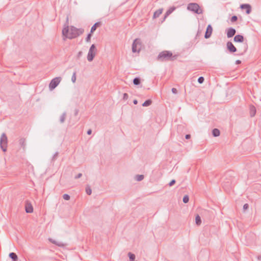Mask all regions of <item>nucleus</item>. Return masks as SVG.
Wrapping results in <instances>:
<instances>
[{"label": "nucleus", "instance_id": "1", "mask_svg": "<svg viewBox=\"0 0 261 261\" xmlns=\"http://www.w3.org/2000/svg\"><path fill=\"white\" fill-rule=\"evenodd\" d=\"M84 32L83 29H77L73 26L70 27V30L68 25L64 27L62 30V35L64 36L63 39L65 40L66 38L72 39L76 38L82 34Z\"/></svg>", "mask_w": 261, "mask_h": 261}, {"label": "nucleus", "instance_id": "2", "mask_svg": "<svg viewBox=\"0 0 261 261\" xmlns=\"http://www.w3.org/2000/svg\"><path fill=\"white\" fill-rule=\"evenodd\" d=\"M177 55H173L171 51L164 50L159 53L157 57V60L160 62H166L174 61L177 59Z\"/></svg>", "mask_w": 261, "mask_h": 261}, {"label": "nucleus", "instance_id": "3", "mask_svg": "<svg viewBox=\"0 0 261 261\" xmlns=\"http://www.w3.org/2000/svg\"><path fill=\"white\" fill-rule=\"evenodd\" d=\"M187 9L197 14H200L203 13L202 9L197 3H195L189 4L187 6Z\"/></svg>", "mask_w": 261, "mask_h": 261}, {"label": "nucleus", "instance_id": "4", "mask_svg": "<svg viewBox=\"0 0 261 261\" xmlns=\"http://www.w3.org/2000/svg\"><path fill=\"white\" fill-rule=\"evenodd\" d=\"M8 138L5 133H3L0 139V147L4 152L7 149Z\"/></svg>", "mask_w": 261, "mask_h": 261}, {"label": "nucleus", "instance_id": "5", "mask_svg": "<svg viewBox=\"0 0 261 261\" xmlns=\"http://www.w3.org/2000/svg\"><path fill=\"white\" fill-rule=\"evenodd\" d=\"M96 48L95 44H92L89 48L87 55V60L88 61L91 62L93 60L96 55Z\"/></svg>", "mask_w": 261, "mask_h": 261}, {"label": "nucleus", "instance_id": "6", "mask_svg": "<svg viewBox=\"0 0 261 261\" xmlns=\"http://www.w3.org/2000/svg\"><path fill=\"white\" fill-rule=\"evenodd\" d=\"M141 42L140 39H136L132 44V51L133 53H139L141 49Z\"/></svg>", "mask_w": 261, "mask_h": 261}, {"label": "nucleus", "instance_id": "7", "mask_svg": "<svg viewBox=\"0 0 261 261\" xmlns=\"http://www.w3.org/2000/svg\"><path fill=\"white\" fill-rule=\"evenodd\" d=\"M61 77H56L53 79L50 82L49 85V89L52 90L54 89L60 83L61 81Z\"/></svg>", "mask_w": 261, "mask_h": 261}, {"label": "nucleus", "instance_id": "8", "mask_svg": "<svg viewBox=\"0 0 261 261\" xmlns=\"http://www.w3.org/2000/svg\"><path fill=\"white\" fill-rule=\"evenodd\" d=\"M226 48L231 53H233L237 51V48L234 46L232 43L230 41H228L226 43Z\"/></svg>", "mask_w": 261, "mask_h": 261}, {"label": "nucleus", "instance_id": "9", "mask_svg": "<svg viewBox=\"0 0 261 261\" xmlns=\"http://www.w3.org/2000/svg\"><path fill=\"white\" fill-rule=\"evenodd\" d=\"M25 210L27 213H32L33 212V207L30 202L29 201H25Z\"/></svg>", "mask_w": 261, "mask_h": 261}, {"label": "nucleus", "instance_id": "10", "mask_svg": "<svg viewBox=\"0 0 261 261\" xmlns=\"http://www.w3.org/2000/svg\"><path fill=\"white\" fill-rule=\"evenodd\" d=\"M213 28L211 24H208L207 27L206 32L204 35V38L206 39L209 38L212 33Z\"/></svg>", "mask_w": 261, "mask_h": 261}, {"label": "nucleus", "instance_id": "11", "mask_svg": "<svg viewBox=\"0 0 261 261\" xmlns=\"http://www.w3.org/2000/svg\"><path fill=\"white\" fill-rule=\"evenodd\" d=\"M240 8L242 9H245L246 12L247 14H250L251 12V7L250 5H249V4H242L240 6Z\"/></svg>", "mask_w": 261, "mask_h": 261}, {"label": "nucleus", "instance_id": "12", "mask_svg": "<svg viewBox=\"0 0 261 261\" xmlns=\"http://www.w3.org/2000/svg\"><path fill=\"white\" fill-rule=\"evenodd\" d=\"M227 37H232L236 33V30L233 28H229L226 30Z\"/></svg>", "mask_w": 261, "mask_h": 261}, {"label": "nucleus", "instance_id": "13", "mask_svg": "<svg viewBox=\"0 0 261 261\" xmlns=\"http://www.w3.org/2000/svg\"><path fill=\"white\" fill-rule=\"evenodd\" d=\"M176 9V7L174 6H172L170 7L168 10L166 11L165 14L164 20L169 15H170Z\"/></svg>", "mask_w": 261, "mask_h": 261}, {"label": "nucleus", "instance_id": "14", "mask_svg": "<svg viewBox=\"0 0 261 261\" xmlns=\"http://www.w3.org/2000/svg\"><path fill=\"white\" fill-rule=\"evenodd\" d=\"M48 240L50 242L52 243L53 244H55L57 246H59V247H64V246H65L66 244H64L63 242H59V241H57L56 240H54V239H51V238H49L48 239Z\"/></svg>", "mask_w": 261, "mask_h": 261}, {"label": "nucleus", "instance_id": "15", "mask_svg": "<svg viewBox=\"0 0 261 261\" xmlns=\"http://www.w3.org/2000/svg\"><path fill=\"white\" fill-rule=\"evenodd\" d=\"M244 38L243 35H237L234 36L233 38V41L235 42H243L244 41Z\"/></svg>", "mask_w": 261, "mask_h": 261}, {"label": "nucleus", "instance_id": "16", "mask_svg": "<svg viewBox=\"0 0 261 261\" xmlns=\"http://www.w3.org/2000/svg\"><path fill=\"white\" fill-rule=\"evenodd\" d=\"M19 144L22 148L23 150H24L25 149V139L24 138H20L19 140Z\"/></svg>", "mask_w": 261, "mask_h": 261}, {"label": "nucleus", "instance_id": "17", "mask_svg": "<svg viewBox=\"0 0 261 261\" xmlns=\"http://www.w3.org/2000/svg\"><path fill=\"white\" fill-rule=\"evenodd\" d=\"M256 108L254 106H250V115L251 117L255 116L256 114Z\"/></svg>", "mask_w": 261, "mask_h": 261}, {"label": "nucleus", "instance_id": "18", "mask_svg": "<svg viewBox=\"0 0 261 261\" xmlns=\"http://www.w3.org/2000/svg\"><path fill=\"white\" fill-rule=\"evenodd\" d=\"M9 256L12 259V261H17L18 260V256L15 253H10L9 254Z\"/></svg>", "mask_w": 261, "mask_h": 261}, {"label": "nucleus", "instance_id": "19", "mask_svg": "<svg viewBox=\"0 0 261 261\" xmlns=\"http://www.w3.org/2000/svg\"><path fill=\"white\" fill-rule=\"evenodd\" d=\"M163 12V9H160L154 12L153 16V18H156L162 14Z\"/></svg>", "mask_w": 261, "mask_h": 261}, {"label": "nucleus", "instance_id": "20", "mask_svg": "<svg viewBox=\"0 0 261 261\" xmlns=\"http://www.w3.org/2000/svg\"><path fill=\"white\" fill-rule=\"evenodd\" d=\"M101 23L100 22H96L91 28V33H93L96 29L100 25Z\"/></svg>", "mask_w": 261, "mask_h": 261}, {"label": "nucleus", "instance_id": "21", "mask_svg": "<svg viewBox=\"0 0 261 261\" xmlns=\"http://www.w3.org/2000/svg\"><path fill=\"white\" fill-rule=\"evenodd\" d=\"M212 134L214 137H218L220 134V130L218 128H214L212 130Z\"/></svg>", "mask_w": 261, "mask_h": 261}, {"label": "nucleus", "instance_id": "22", "mask_svg": "<svg viewBox=\"0 0 261 261\" xmlns=\"http://www.w3.org/2000/svg\"><path fill=\"white\" fill-rule=\"evenodd\" d=\"M66 117V113L65 112L60 116V123H63L65 122Z\"/></svg>", "mask_w": 261, "mask_h": 261}, {"label": "nucleus", "instance_id": "23", "mask_svg": "<svg viewBox=\"0 0 261 261\" xmlns=\"http://www.w3.org/2000/svg\"><path fill=\"white\" fill-rule=\"evenodd\" d=\"M141 83V79L139 77H136L133 80V84L135 85H139Z\"/></svg>", "mask_w": 261, "mask_h": 261}, {"label": "nucleus", "instance_id": "24", "mask_svg": "<svg viewBox=\"0 0 261 261\" xmlns=\"http://www.w3.org/2000/svg\"><path fill=\"white\" fill-rule=\"evenodd\" d=\"M152 103V101L151 99H147L145 100L143 103L142 104L143 107H148Z\"/></svg>", "mask_w": 261, "mask_h": 261}, {"label": "nucleus", "instance_id": "25", "mask_svg": "<svg viewBox=\"0 0 261 261\" xmlns=\"http://www.w3.org/2000/svg\"><path fill=\"white\" fill-rule=\"evenodd\" d=\"M195 222L197 225H199L201 223V220L200 217L197 215L195 218Z\"/></svg>", "mask_w": 261, "mask_h": 261}, {"label": "nucleus", "instance_id": "26", "mask_svg": "<svg viewBox=\"0 0 261 261\" xmlns=\"http://www.w3.org/2000/svg\"><path fill=\"white\" fill-rule=\"evenodd\" d=\"M128 255L130 261H134L135 259V255L131 252L128 253Z\"/></svg>", "mask_w": 261, "mask_h": 261}, {"label": "nucleus", "instance_id": "27", "mask_svg": "<svg viewBox=\"0 0 261 261\" xmlns=\"http://www.w3.org/2000/svg\"><path fill=\"white\" fill-rule=\"evenodd\" d=\"M144 178V175H137L136 176V179L137 181H141Z\"/></svg>", "mask_w": 261, "mask_h": 261}, {"label": "nucleus", "instance_id": "28", "mask_svg": "<svg viewBox=\"0 0 261 261\" xmlns=\"http://www.w3.org/2000/svg\"><path fill=\"white\" fill-rule=\"evenodd\" d=\"M86 192L89 195L91 194V193H92V190H91V189L90 188V187L89 186H87L86 188Z\"/></svg>", "mask_w": 261, "mask_h": 261}, {"label": "nucleus", "instance_id": "29", "mask_svg": "<svg viewBox=\"0 0 261 261\" xmlns=\"http://www.w3.org/2000/svg\"><path fill=\"white\" fill-rule=\"evenodd\" d=\"M189 200V196L188 195L184 196L183 199H182L183 202L185 203H187V202H188Z\"/></svg>", "mask_w": 261, "mask_h": 261}, {"label": "nucleus", "instance_id": "30", "mask_svg": "<svg viewBox=\"0 0 261 261\" xmlns=\"http://www.w3.org/2000/svg\"><path fill=\"white\" fill-rule=\"evenodd\" d=\"M76 72H74L73 73V74H72V76L71 77V81L73 82V83H75V81H76Z\"/></svg>", "mask_w": 261, "mask_h": 261}, {"label": "nucleus", "instance_id": "31", "mask_svg": "<svg viewBox=\"0 0 261 261\" xmlns=\"http://www.w3.org/2000/svg\"><path fill=\"white\" fill-rule=\"evenodd\" d=\"M238 20V17L236 15L232 16L230 18V21L231 22H234L237 21Z\"/></svg>", "mask_w": 261, "mask_h": 261}, {"label": "nucleus", "instance_id": "32", "mask_svg": "<svg viewBox=\"0 0 261 261\" xmlns=\"http://www.w3.org/2000/svg\"><path fill=\"white\" fill-rule=\"evenodd\" d=\"M204 78L203 76L199 77L198 79V80H197L199 84H202L204 82Z\"/></svg>", "mask_w": 261, "mask_h": 261}, {"label": "nucleus", "instance_id": "33", "mask_svg": "<svg viewBox=\"0 0 261 261\" xmlns=\"http://www.w3.org/2000/svg\"><path fill=\"white\" fill-rule=\"evenodd\" d=\"M63 198L66 200H69L70 198V196L67 194H65L63 195Z\"/></svg>", "mask_w": 261, "mask_h": 261}, {"label": "nucleus", "instance_id": "34", "mask_svg": "<svg viewBox=\"0 0 261 261\" xmlns=\"http://www.w3.org/2000/svg\"><path fill=\"white\" fill-rule=\"evenodd\" d=\"M247 49H248V45H247V43H246L244 45V49H243V51L242 52V53L241 54V55H243V54H244L246 52V51L247 50Z\"/></svg>", "mask_w": 261, "mask_h": 261}, {"label": "nucleus", "instance_id": "35", "mask_svg": "<svg viewBox=\"0 0 261 261\" xmlns=\"http://www.w3.org/2000/svg\"><path fill=\"white\" fill-rule=\"evenodd\" d=\"M58 155H59V152L58 151L56 152L53 156L52 160L53 161L56 160L57 159Z\"/></svg>", "mask_w": 261, "mask_h": 261}, {"label": "nucleus", "instance_id": "36", "mask_svg": "<svg viewBox=\"0 0 261 261\" xmlns=\"http://www.w3.org/2000/svg\"><path fill=\"white\" fill-rule=\"evenodd\" d=\"M92 33H91V32H90L89 34H88V35L86 38V41L87 42H89L91 38L92 37Z\"/></svg>", "mask_w": 261, "mask_h": 261}, {"label": "nucleus", "instance_id": "37", "mask_svg": "<svg viewBox=\"0 0 261 261\" xmlns=\"http://www.w3.org/2000/svg\"><path fill=\"white\" fill-rule=\"evenodd\" d=\"M229 186H230V184H229V181L223 183V188L225 189H226L227 188V187H229Z\"/></svg>", "mask_w": 261, "mask_h": 261}, {"label": "nucleus", "instance_id": "38", "mask_svg": "<svg viewBox=\"0 0 261 261\" xmlns=\"http://www.w3.org/2000/svg\"><path fill=\"white\" fill-rule=\"evenodd\" d=\"M176 181L175 179H172L171 180V181L169 183V186H172L173 185H174Z\"/></svg>", "mask_w": 261, "mask_h": 261}, {"label": "nucleus", "instance_id": "39", "mask_svg": "<svg viewBox=\"0 0 261 261\" xmlns=\"http://www.w3.org/2000/svg\"><path fill=\"white\" fill-rule=\"evenodd\" d=\"M128 98V95L127 93H125L123 94V99L124 100H127Z\"/></svg>", "mask_w": 261, "mask_h": 261}, {"label": "nucleus", "instance_id": "40", "mask_svg": "<svg viewBox=\"0 0 261 261\" xmlns=\"http://www.w3.org/2000/svg\"><path fill=\"white\" fill-rule=\"evenodd\" d=\"M249 208V205L247 203H245L244 205H243V210L244 211L247 210L248 208Z\"/></svg>", "mask_w": 261, "mask_h": 261}, {"label": "nucleus", "instance_id": "41", "mask_svg": "<svg viewBox=\"0 0 261 261\" xmlns=\"http://www.w3.org/2000/svg\"><path fill=\"white\" fill-rule=\"evenodd\" d=\"M171 91H172V92L173 93V94H177V90L176 88H172V89H171Z\"/></svg>", "mask_w": 261, "mask_h": 261}, {"label": "nucleus", "instance_id": "42", "mask_svg": "<svg viewBox=\"0 0 261 261\" xmlns=\"http://www.w3.org/2000/svg\"><path fill=\"white\" fill-rule=\"evenodd\" d=\"M82 173H79L77 175H76V176H75V179L79 178L81 177H82Z\"/></svg>", "mask_w": 261, "mask_h": 261}, {"label": "nucleus", "instance_id": "43", "mask_svg": "<svg viewBox=\"0 0 261 261\" xmlns=\"http://www.w3.org/2000/svg\"><path fill=\"white\" fill-rule=\"evenodd\" d=\"M191 138V135L190 134H187L186 136H185V138L186 139H190Z\"/></svg>", "mask_w": 261, "mask_h": 261}, {"label": "nucleus", "instance_id": "44", "mask_svg": "<svg viewBox=\"0 0 261 261\" xmlns=\"http://www.w3.org/2000/svg\"><path fill=\"white\" fill-rule=\"evenodd\" d=\"M82 54H83L82 51H79L77 54V57L80 58L82 55Z\"/></svg>", "mask_w": 261, "mask_h": 261}, {"label": "nucleus", "instance_id": "45", "mask_svg": "<svg viewBox=\"0 0 261 261\" xmlns=\"http://www.w3.org/2000/svg\"><path fill=\"white\" fill-rule=\"evenodd\" d=\"M241 63V61L239 60H237L236 61V64L238 65V64H240Z\"/></svg>", "mask_w": 261, "mask_h": 261}, {"label": "nucleus", "instance_id": "46", "mask_svg": "<svg viewBox=\"0 0 261 261\" xmlns=\"http://www.w3.org/2000/svg\"><path fill=\"white\" fill-rule=\"evenodd\" d=\"M92 133V130L91 129H89L88 131H87V134L90 135H91Z\"/></svg>", "mask_w": 261, "mask_h": 261}, {"label": "nucleus", "instance_id": "47", "mask_svg": "<svg viewBox=\"0 0 261 261\" xmlns=\"http://www.w3.org/2000/svg\"><path fill=\"white\" fill-rule=\"evenodd\" d=\"M79 113V110L77 109H75L74 111V115L76 116Z\"/></svg>", "mask_w": 261, "mask_h": 261}, {"label": "nucleus", "instance_id": "48", "mask_svg": "<svg viewBox=\"0 0 261 261\" xmlns=\"http://www.w3.org/2000/svg\"><path fill=\"white\" fill-rule=\"evenodd\" d=\"M133 103L135 104V105H137L138 103V100L137 99H134L133 100Z\"/></svg>", "mask_w": 261, "mask_h": 261}]
</instances>
